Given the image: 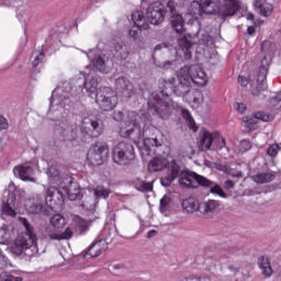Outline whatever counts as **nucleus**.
Instances as JSON below:
<instances>
[{"mask_svg":"<svg viewBox=\"0 0 281 281\" xmlns=\"http://www.w3.org/2000/svg\"><path fill=\"white\" fill-rule=\"evenodd\" d=\"M148 113L130 111L124 116L122 111L113 113V120L120 122L119 135L134 140L140 150L142 157L150 155V148H159L166 144V136L161 131L155 127L151 122L150 113L159 116L161 120H168L172 113V101L169 95L164 98L153 94L148 101Z\"/></svg>","mask_w":281,"mask_h":281,"instance_id":"obj_1","label":"nucleus"},{"mask_svg":"<svg viewBox=\"0 0 281 281\" xmlns=\"http://www.w3.org/2000/svg\"><path fill=\"white\" fill-rule=\"evenodd\" d=\"M192 83L199 87L207 85V75L199 65L184 66L177 72V78L165 80L166 87L172 89L176 95H187L192 89Z\"/></svg>","mask_w":281,"mask_h":281,"instance_id":"obj_2","label":"nucleus"},{"mask_svg":"<svg viewBox=\"0 0 281 281\" xmlns=\"http://www.w3.org/2000/svg\"><path fill=\"white\" fill-rule=\"evenodd\" d=\"M240 10L238 0H193L189 7L188 15L201 19L203 14H222L223 16H234Z\"/></svg>","mask_w":281,"mask_h":281,"instance_id":"obj_3","label":"nucleus"},{"mask_svg":"<svg viewBox=\"0 0 281 281\" xmlns=\"http://www.w3.org/2000/svg\"><path fill=\"white\" fill-rule=\"evenodd\" d=\"M19 223L23 225L25 233L18 235L9 249L13 256L31 260L34 256H38L36 231H34V226L25 217H19Z\"/></svg>","mask_w":281,"mask_h":281,"instance_id":"obj_4","label":"nucleus"},{"mask_svg":"<svg viewBox=\"0 0 281 281\" xmlns=\"http://www.w3.org/2000/svg\"><path fill=\"white\" fill-rule=\"evenodd\" d=\"M261 49L267 52L261 59L260 68L256 71L255 77L256 80H252V87H255L251 91L252 95L258 98L262 91H267V74H269V67H271V60L273 58V54H276V46L269 42H265L261 45Z\"/></svg>","mask_w":281,"mask_h":281,"instance_id":"obj_5","label":"nucleus"},{"mask_svg":"<svg viewBox=\"0 0 281 281\" xmlns=\"http://www.w3.org/2000/svg\"><path fill=\"white\" fill-rule=\"evenodd\" d=\"M179 184L181 188H196L202 186V188H209L211 194H217L222 199H226L227 194L218 184H215L207 178L200 176L196 172L192 171H182L179 176Z\"/></svg>","mask_w":281,"mask_h":281,"instance_id":"obj_6","label":"nucleus"},{"mask_svg":"<svg viewBox=\"0 0 281 281\" xmlns=\"http://www.w3.org/2000/svg\"><path fill=\"white\" fill-rule=\"evenodd\" d=\"M179 48H175V46L170 44H159L155 47V52H159V49H169V52H172L178 56V58H181L182 60H190L192 58V36L184 35L183 37H180L178 40Z\"/></svg>","mask_w":281,"mask_h":281,"instance_id":"obj_7","label":"nucleus"},{"mask_svg":"<svg viewBox=\"0 0 281 281\" xmlns=\"http://www.w3.org/2000/svg\"><path fill=\"white\" fill-rule=\"evenodd\" d=\"M112 159L119 166L133 164L135 161V147L126 142L119 143L112 150Z\"/></svg>","mask_w":281,"mask_h":281,"instance_id":"obj_8","label":"nucleus"},{"mask_svg":"<svg viewBox=\"0 0 281 281\" xmlns=\"http://www.w3.org/2000/svg\"><path fill=\"white\" fill-rule=\"evenodd\" d=\"M95 102L102 111H113L117 106V93L111 88H103L97 93Z\"/></svg>","mask_w":281,"mask_h":281,"instance_id":"obj_9","label":"nucleus"},{"mask_svg":"<svg viewBox=\"0 0 281 281\" xmlns=\"http://www.w3.org/2000/svg\"><path fill=\"white\" fill-rule=\"evenodd\" d=\"M88 161L92 166H102L109 158V145L106 143H97L88 151Z\"/></svg>","mask_w":281,"mask_h":281,"instance_id":"obj_10","label":"nucleus"},{"mask_svg":"<svg viewBox=\"0 0 281 281\" xmlns=\"http://www.w3.org/2000/svg\"><path fill=\"white\" fill-rule=\"evenodd\" d=\"M146 19L150 25H161L166 21V5L161 1L150 3L146 9Z\"/></svg>","mask_w":281,"mask_h":281,"instance_id":"obj_11","label":"nucleus"},{"mask_svg":"<svg viewBox=\"0 0 281 281\" xmlns=\"http://www.w3.org/2000/svg\"><path fill=\"white\" fill-rule=\"evenodd\" d=\"M47 179L50 186H57V188H65L71 183V177L69 175L63 173L58 165L49 166L47 171Z\"/></svg>","mask_w":281,"mask_h":281,"instance_id":"obj_12","label":"nucleus"},{"mask_svg":"<svg viewBox=\"0 0 281 281\" xmlns=\"http://www.w3.org/2000/svg\"><path fill=\"white\" fill-rule=\"evenodd\" d=\"M67 98H69V92H65V94H63V90L60 88H56L53 91L49 113H53L56 119L63 117V113H65L63 100H67Z\"/></svg>","mask_w":281,"mask_h":281,"instance_id":"obj_13","label":"nucleus"},{"mask_svg":"<svg viewBox=\"0 0 281 281\" xmlns=\"http://www.w3.org/2000/svg\"><path fill=\"white\" fill-rule=\"evenodd\" d=\"M65 201V192L63 188H56L54 184L46 190L45 203L50 210H56L57 205H60Z\"/></svg>","mask_w":281,"mask_h":281,"instance_id":"obj_14","label":"nucleus"},{"mask_svg":"<svg viewBox=\"0 0 281 281\" xmlns=\"http://www.w3.org/2000/svg\"><path fill=\"white\" fill-rule=\"evenodd\" d=\"M272 119H273V116H271L268 113L257 112L256 114H252L250 116H244L243 122H244V126H245V128H247V131H255L258 122H260V121L269 122Z\"/></svg>","mask_w":281,"mask_h":281,"instance_id":"obj_15","label":"nucleus"},{"mask_svg":"<svg viewBox=\"0 0 281 281\" xmlns=\"http://www.w3.org/2000/svg\"><path fill=\"white\" fill-rule=\"evenodd\" d=\"M221 142L224 144L223 137L217 133H210L204 131L200 135V148L201 150H214V140Z\"/></svg>","mask_w":281,"mask_h":281,"instance_id":"obj_16","label":"nucleus"},{"mask_svg":"<svg viewBox=\"0 0 281 281\" xmlns=\"http://www.w3.org/2000/svg\"><path fill=\"white\" fill-rule=\"evenodd\" d=\"M115 87L117 91H121V98L123 100H128V98L135 95V87L124 77H119L115 80Z\"/></svg>","mask_w":281,"mask_h":281,"instance_id":"obj_17","label":"nucleus"},{"mask_svg":"<svg viewBox=\"0 0 281 281\" xmlns=\"http://www.w3.org/2000/svg\"><path fill=\"white\" fill-rule=\"evenodd\" d=\"M16 184L14 182L9 183V192H10V198L7 201V204L3 205L2 212L7 216H16V211L14 210V205H16Z\"/></svg>","mask_w":281,"mask_h":281,"instance_id":"obj_18","label":"nucleus"},{"mask_svg":"<svg viewBox=\"0 0 281 281\" xmlns=\"http://www.w3.org/2000/svg\"><path fill=\"white\" fill-rule=\"evenodd\" d=\"M13 175L21 181H30L31 183H36V178H34V168L27 165H18L13 168Z\"/></svg>","mask_w":281,"mask_h":281,"instance_id":"obj_19","label":"nucleus"},{"mask_svg":"<svg viewBox=\"0 0 281 281\" xmlns=\"http://www.w3.org/2000/svg\"><path fill=\"white\" fill-rule=\"evenodd\" d=\"M221 212V203L215 200H209L200 203V214L204 218H212L214 214H218Z\"/></svg>","mask_w":281,"mask_h":281,"instance_id":"obj_20","label":"nucleus"},{"mask_svg":"<svg viewBox=\"0 0 281 281\" xmlns=\"http://www.w3.org/2000/svg\"><path fill=\"white\" fill-rule=\"evenodd\" d=\"M61 192H64V199L67 196L69 201H78L82 199V191L80 190V186H78V183L70 182L68 184H64Z\"/></svg>","mask_w":281,"mask_h":281,"instance_id":"obj_21","label":"nucleus"},{"mask_svg":"<svg viewBox=\"0 0 281 281\" xmlns=\"http://www.w3.org/2000/svg\"><path fill=\"white\" fill-rule=\"evenodd\" d=\"M46 234L50 240H71L74 238V229L67 227L64 232H56L52 228L46 229Z\"/></svg>","mask_w":281,"mask_h":281,"instance_id":"obj_22","label":"nucleus"},{"mask_svg":"<svg viewBox=\"0 0 281 281\" xmlns=\"http://www.w3.org/2000/svg\"><path fill=\"white\" fill-rule=\"evenodd\" d=\"M168 168V159L164 156H156L148 162L149 172H161Z\"/></svg>","mask_w":281,"mask_h":281,"instance_id":"obj_23","label":"nucleus"},{"mask_svg":"<svg viewBox=\"0 0 281 281\" xmlns=\"http://www.w3.org/2000/svg\"><path fill=\"white\" fill-rule=\"evenodd\" d=\"M180 168L177 162H171V166L169 167V173L160 179L161 186L164 188H169V186L172 184V180L179 177Z\"/></svg>","mask_w":281,"mask_h":281,"instance_id":"obj_24","label":"nucleus"},{"mask_svg":"<svg viewBox=\"0 0 281 281\" xmlns=\"http://www.w3.org/2000/svg\"><path fill=\"white\" fill-rule=\"evenodd\" d=\"M106 249H109V245L106 244V241L99 240L89 247L87 256H90V258H98V256H102V254H104Z\"/></svg>","mask_w":281,"mask_h":281,"instance_id":"obj_25","label":"nucleus"},{"mask_svg":"<svg viewBox=\"0 0 281 281\" xmlns=\"http://www.w3.org/2000/svg\"><path fill=\"white\" fill-rule=\"evenodd\" d=\"M80 130L76 125H65L61 130V136L66 142H76Z\"/></svg>","mask_w":281,"mask_h":281,"instance_id":"obj_26","label":"nucleus"},{"mask_svg":"<svg viewBox=\"0 0 281 281\" xmlns=\"http://www.w3.org/2000/svg\"><path fill=\"white\" fill-rule=\"evenodd\" d=\"M199 47L196 49L198 54H205V52H210V49H214V38L210 35H202L198 43Z\"/></svg>","mask_w":281,"mask_h":281,"instance_id":"obj_27","label":"nucleus"},{"mask_svg":"<svg viewBox=\"0 0 281 281\" xmlns=\"http://www.w3.org/2000/svg\"><path fill=\"white\" fill-rule=\"evenodd\" d=\"M82 131H86V133H91L94 137H98L100 135V123L98 121H92L91 119H85L81 124Z\"/></svg>","mask_w":281,"mask_h":281,"instance_id":"obj_28","label":"nucleus"},{"mask_svg":"<svg viewBox=\"0 0 281 281\" xmlns=\"http://www.w3.org/2000/svg\"><path fill=\"white\" fill-rule=\"evenodd\" d=\"M258 265L265 278H271V276H273V269L271 268V260L269 257H260L258 259Z\"/></svg>","mask_w":281,"mask_h":281,"instance_id":"obj_29","label":"nucleus"},{"mask_svg":"<svg viewBox=\"0 0 281 281\" xmlns=\"http://www.w3.org/2000/svg\"><path fill=\"white\" fill-rule=\"evenodd\" d=\"M182 207L186 212L194 214V212H200L201 204H199V200L196 198H188L183 200Z\"/></svg>","mask_w":281,"mask_h":281,"instance_id":"obj_30","label":"nucleus"},{"mask_svg":"<svg viewBox=\"0 0 281 281\" xmlns=\"http://www.w3.org/2000/svg\"><path fill=\"white\" fill-rule=\"evenodd\" d=\"M132 21L134 25L140 26L143 30H148V23H146V16L144 15V11L136 10L132 13Z\"/></svg>","mask_w":281,"mask_h":281,"instance_id":"obj_31","label":"nucleus"},{"mask_svg":"<svg viewBox=\"0 0 281 281\" xmlns=\"http://www.w3.org/2000/svg\"><path fill=\"white\" fill-rule=\"evenodd\" d=\"M171 25L178 34H183V32H186V27L183 26V16H181L179 13L171 14Z\"/></svg>","mask_w":281,"mask_h":281,"instance_id":"obj_32","label":"nucleus"},{"mask_svg":"<svg viewBox=\"0 0 281 281\" xmlns=\"http://www.w3.org/2000/svg\"><path fill=\"white\" fill-rule=\"evenodd\" d=\"M189 104L192 106V109H199V106L203 104V93L199 90H194L189 95Z\"/></svg>","mask_w":281,"mask_h":281,"instance_id":"obj_33","label":"nucleus"},{"mask_svg":"<svg viewBox=\"0 0 281 281\" xmlns=\"http://www.w3.org/2000/svg\"><path fill=\"white\" fill-rule=\"evenodd\" d=\"M12 238H14V231L7 226L0 227V245H8Z\"/></svg>","mask_w":281,"mask_h":281,"instance_id":"obj_34","label":"nucleus"},{"mask_svg":"<svg viewBox=\"0 0 281 281\" xmlns=\"http://www.w3.org/2000/svg\"><path fill=\"white\" fill-rule=\"evenodd\" d=\"M85 89L90 97L98 93V79H95V77L87 78L85 81Z\"/></svg>","mask_w":281,"mask_h":281,"instance_id":"obj_35","label":"nucleus"},{"mask_svg":"<svg viewBox=\"0 0 281 281\" xmlns=\"http://www.w3.org/2000/svg\"><path fill=\"white\" fill-rule=\"evenodd\" d=\"M92 65L93 67H95V69H98V71H101V74H109L110 71L106 60H104V58H102L101 56L94 57L92 60Z\"/></svg>","mask_w":281,"mask_h":281,"instance_id":"obj_36","label":"nucleus"},{"mask_svg":"<svg viewBox=\"0 0 281 281\" xmlns=\"http://www.w3.org/2000/svg\"><path fill=\"white\" fill-rule=\"evenodd\" d=\"M50 225L54 229H63L65 225H67V218H65V215L63 214H55L50 218Z\"/></svg>","mask_w":281,"mask_h":281,"instance_id":"obj_37","label":"nucleus"},{"mask_svg":"<svg viewBox=\"0 0 281 281\" xmlns=\"http://www.w3.org/2000/svg\"><path fill=\"white\" fill-rule=\"evenodd\" d=\"M274 179H276V176L269 172L258 173L252 177V181H255V183H270V181H273Z\"/></svg>","mask_w":281,"mask_h":281,"instance_id":"obj_38","label":"nucleus"},{"mask_svg":"<svg viewBox=\"0 0 281 281\" xmlns=\"http://www.w3.org/2000/svg\"><path fill=\"white\" fill-rule=\"evenodd\" d=\"M94 200L100 201V199H109V195L111 194V191L104 187H97L93 190Z\"/></svg>","mask_w":281,"mask_h":281,"instance_id":"obj_39","label":"nucleus"},{"mask_svg":"<svg viewBox=\"0 0 281 281\" xmlns=\"http://www.w3.org/2000/svg\"><path fill=\"white\" fill-rule=\"evenodd\" d=\"M116 58H120L121 60H124L128 57V48H126V45L124 44H116L115 45V55Z\"/></svg>","mask_w":281,"mask_h":281,"instance_id":"obj_40","label":"nucleus"},{"mask_svg":"<svg viewBox=\"0 0 281 281\" xmlns=\"http://www.w3.org/2000/svg\"><path fill=\"white\" fill-rule=\"evenodd\" d=\"M97 205H98V200H95V198H89V196H86L81 203V207H83V210H89L90 212L95 210Z\"/></svg>","mask_w":281,"mask_h":281,"instance_id":"obj_41","label":"nucleus"},{"mask_svg":"<svg viewBox=\"0 0 281 281\" xmlns=\"http://www.w3.org/2000/svg\"><path fill=\"white\" fill-rule=\"evenodd\" d=\"M182 116L187 120L189 128L193 131V133H196V131H199V127L196 126L194 119H192V115H190V112L188 110H183Z\"/></svg>","mask_w":281,"mask_h":281,"instance_id":"obj_42","label":"nucleus"},{"mask_svg":"<svg viewBox=\"0 0 281 281\" xmlns=\"http://www.w3.org/2000/svg\"><path fill=\"white\" fill-rule=\"evenodd\" d=\"M180 281H210V276L207 274H188L182 277Z\"/></svg>","mask_w":281,"mask_h":281,"instance_id":"obj_43","label":"nucleus"},{"mask_svg":"<svg viewBox=\"0 0 281 281\" xmlns=\"http://www.w3.org/2000/svg\"><path fill=\"white\" fill-rule=\"evenodd\" d=\"M75 223L77 225L78 232H87L89 229V221L83 220L80 216L75 217Z\"/></svg>","mask_w":281,"mask_h":281,"instance_id":"obj_44","label":"nucleus"},{"mask_svg":"<svg viewBox=\"0 0 281 281\" xmlns=\"http://www.w3.org/2000/svg\"><path fill=\"white\" fill-rule=\"evenodd\" d=\"M259 12L262 16H271L273 12V4L271 3H263L259 5Z\"/></svg>","mask_w":281,"mask_h":281,"instance_id":"obj_45","label":"nucleus"},{"mask_svg":"<svg viewBox=\"0 0 281 281\" xmlns=\"http://www.w3.org/2000/svg\"><path fill=\"white\" fill-rule=\"evenodd\" d=\"M135 188L136 190H139V192H150V190H153V183L145 181H136Z\"/></svg>","mask_w":281,"mask_h":281,"instance_id":"obj_46","label":"nucleus"},{"mask_svg":"<svg viewBox=\"0 0 281 281\" xmlns=\"http://www.w3.org/2000/svg\"><path fill=\"white\" fill-rule=\"evenodd\" d=\"M142 30H144L142 26L134 24L130 30L131 38H134V41H137V38H139V36L142 35Z\"/></svg>","mask_w":281,"mask_h":281,"instance_id":"obj_47","label":"nucleus"},{"mask_svg":"<svg viewBox=\"0 0 281 281\" xmlns=\"http://www.w3.org/2000/svg\"><path fill=\"white\" fill-rule=\"evenodd\" d=\"M33 60V66L34 67H38V65H41V63H43V58H45V54L43 52H35L33 53L32 56Z\"/></svg>","mask_w":281,"mask_h":281,"instance_id":"obj_48","label":"nucleus"},{"mask_svg":"<svg viewBox=\"0 0 281 281\" xmlns=\"http://www.w3.org/2000/svg\"><path fill=\"white\" fill-rule=\"evenodd\" d=\"M170 206V196L164 195L160 200V212H167Z\"/></svg>","mask_w":281,"mask_h":281,"instance_id":"obj_49","label":"nucleus"},{"mask_svg":"<svg viewBox=\"0 0 281 281\" xmlns=\"http://www.w3.org/2000/svg\"><path fill=\"white\" fill-rule=\"evenodd\" d=\"M239 153H247V150H251V142L244 139L239 143L238 147Z\"/></svg>","mask_w":281,"mask_h":281,"instance_id":"obj_50","label":"nucleus"},{"mask_svg":"<svg viewBox=\"0 0 281 281\" xmlns=\"http://www.w3.org/2000/svg\"><path fill=\"white\" fill-rule=\"evenodd\" d=\"M279 151H280V146L273 144L269 146L267 150V155H269V157H276V155H278Z\"/></svg>","mask_w":281,"mask_h":281,"instance_id":"obj_51","label":"nucleus"},{"mask_svg":"<svg viewBox=\"0 0 281 281\" xmlns=\"http://www.w3.org/2000/svg\"><path fill=\"white\" fill-rule=\"evenodd\" d=\"M10 124L8 123V119L3 115H0V131H8Z\"/></svg>","mask_w":281,"mask_h":281,"instance_id":"obj_52","label":"nucleus"},{"mask_svg":"<svg viewBox=\"0 0 281 281\" xmlns=\"http://www.w3.org/2000/svg\"><path fill=\"white\" fill-rule=\"evenodd\" d=\"M12 280H14V276L5 271L0 273V281H12Z\"/></svg>","mask_w":281,"mask_h":281,"instance_id":"obj_53","label":"nucleus"},{"mask_svg":"<svg viewBox=\"0 0 281 281\" xmlns=\"http://www.w3.org/2000/svg\"><path fill=\"white\" fill-rule=\"evenodd\" d=\"M224 143H221V140L215 139L213 143V150H221L225 146V138H223Z\"/></svg>","mask_w":281,"mask_h":281,"instance_id":"obj_54","label":"nucleus"},{"mask_svg":"<svg viewBox=\"0 0 281 281\" xmlns=\"http://www.w3.org/2000/svg\"><path fill=\"white\" fill-rule=\"evenodd\" d=\"M206 271H209L211 276H216V273H218V268H216L215 263H211L207 266Z\"/></svg>","mask_w":281,"mask_h":281,"instance_id":"obj_55","label":"nucleus"},{"mask_svg":"<svg viewBox=\"0 0 281 281\" xmlns=\"http://www.w3.org/2000/svg\"><path fill=\"white\" fill-rule=\"evenodd\" d=\"M235 109L238 113H245V111H247V105H245V103H236Z\"/></svg>","mask_w":281,"mask_h":281,"instance_id":"obj_56","label":"nucleus"},{"mask_svg":"<svg viewBox=\"0 0 281 281\" xmlns=\"http://www.w3.org/2000/svg\"><path fill=\"white\" fill-rule=\"evenodd\" d=\"M238 85H240V87H247V85H249V80H247V78L239 76L238 77Z\"/></svg>","mask_w":281,"mask_h":281,"instance_id":"obj_57","label":"nucleus"},{"mask_svg":"<svg viewBox=\"0 0 281 281\" xmlns=\"http://www.w3.org/2000/svg\"><path fill=\"white\" fill-rule=\"evenodd\" d=\"M271 104H278V102H281V91L277 93L274 98L271 99Z\"/></svg>","mask_w":281,"mask_h":281,"instance_id":"obj_58","label":"nucleus"},{"mask_svg":"<svg viewBox=\"0 0 281 281\" xmlns=\"http://www.w3.org/2000/svg\"><path fill=\"white\" fill-rule=\"evenodd\" d=\"M31 212H35V214H41V212H43V204H37L35 209H31Z\"/></svg>","mask_w":281,"mask_h":281,"instance_id":"obj_59","label":"nucleus"},{"mask_svg":"<svg viewBox=\"0 0 281 281\" xmlns=\"http://www.w3.org/2000/svg\"><path fill=\"white\" fill-rule=\"evenodd\" d=\"M228 271H231L233 276H236V273H238V267L231 265L228 266Z\"/></svg>","mask_w":281,"mask_h":281,"instance_id":"obj_60","label":"nucleus"},{"mask_svg":"<svg viewBox=\"0 0 281 281\" xmlns=\"http://www.w3.org/2000/svg\"><path fill=\"white\" fill-rule=\"evenodd\" d=\"M248 34L251 36L254 34H256V27L254 26H248V30H247Z\"/></svg>","mask_w":281,"mask_h":281,"instance_id":"obj_61","label":"nucleus"},{"mask_svg":"<svg viewBox=\"0 0 281 281\" xmlns=\"http://www.w3.org/2000/svg\"><path fill=\"white\" fill-rule=\"evenodd\" d=\"M226 188H234V182L232 180H227L225 182Z\"/></svg>","mask_w":281,"mask_h":281,"instance_id":"obj_62","label":"nucleus"},{"mask_svg":"<svg viewBox=\"0 0 281 281\" xmlns=\"http://www.w3.org/2000/svg\"><path fill=\"white\" fill-rule=\"evenodd\" d=\"M172 66V61H166L164 65H162V68L164 69H168V67Z\"/></svg>","mask_w":281,"mask_h":281,"instance_id":"obj_63","label":"nucleus"},{"mask_svg":"<svg viewBox=\"0 0 281 281\" xmlns=\"http://www.w3.org/2000/svg\"><path fill=\"white\" fill-rule=\"evenodd\" d=\"M12 281H23V278H21V277H13Z\"/></svg>","mask_w":281,"mask_h":281,"instance_id":"obj_64","label":"nucleus"}]
</instances>
